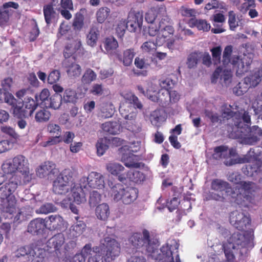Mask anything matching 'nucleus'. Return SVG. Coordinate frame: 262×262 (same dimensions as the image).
<instances>
[{"label": "nucleus", "mask_w": 262, "mask_h": 262, "mask_svg": "<svg viewBox=\"0 0 262 262\" xmlns=\"http://www.w3.org/2000/svg\"><path fill=\"white\" fill-rule=\"evenodd\" d=\"M93 251L95 255L89 257L88 262H111L119 256L121 246L116 239L106 236L94 246Z\"/></svg>", "instance_id": "nucleus-1"}, {"label": "nucleus", "mask_w": 262, "mask_h": 262, "mask_svg": "<svg viewBox=\"0 0 262 262\" xmlns=\"http://www.w3.org/2000/svg\"><path fill=\"white\" fill-rule=\"evenodd\" d=\"M2 169L6 174H10L11 177L16 172L21 174L24 184L30 182L32 180V174L29 169V163L28 159L23 155H18L12 160L5 161L2 165ZM18 179V178H17ZM19 181V180H18ZM19 181H18L19 182Z\"/></svg>", "instance_id": "nucleus-2"}, {"label": "nucleus", "mask_w": 262, "mask_h": 262, "mask_svg": "<svg viewBox=\"0 0 262 262\" xmlns=\"http://www.w3.org/2000/svg\"><path fill=\"white\" fill-rule=\"evenodd\" d=\"M18 186V181L17 177L12 176L0 187V199L4 212L10 214L16 212L17 201L13 193Z\"/></svg>", "instance_id": "nucleus-3"}, {"label": "nucleus", "mask_w": 262, "mask_h": 262, "mask_svg": "<svg viewBox=\"0 0 262 262\" xmlns=\"http://www.w3.org/2000/svg\"><path fill=\"white\" fill-rule=\"evenodd\" d=\"M128 241L133 248H142L149 254L155 253L159 246L158 241L146 229H144L142 233H134L128 238Z\"/></svg>", "instance_id": "nucleus-4"}, {"label": "nucleus", "mask_w": 262, "mask_h": 262, "mask_svg": "<svg viewBox=\"0 0 262 262\" xmlns=\"http://www.w3.org/2000/svg\"><path fill=\"white\" fill-rule=\"evenodd\" d=\"M76 172L69 168L64 169L53 182V191L56 194H66L75 183Z\"/></svg>", "instance_id": "nucleus-5"}, {"label": "nucleus", "mask_w": 262, "mask_h": 262, "mask_svg": "<svg viewBox=\"0 0 262 262\" xmlns=\"http://www.w3.org/2000/svg\"><path fill=\"white\" fill-rule=\"evenodd\" d=\"M238 106L235 105H229L228 107L227 104L222 106V114L223 118L229 119L233 118V125L232 131L230 134V136L233 138H242V129H244L245 125L242 122L241 112L239 111L234 112L231 109L237 110Z\"/></svg>", "instance_id": "nucleus-6"}, {"label": "nucleus", "mask_w": 262, "mask_h": 262, "mask_svg": "<svg viewBox=\"0 0 262 262\" xmlns=\"http://www.w3.org/2000/svg\"><path fill=\"white\" fill-rule=\"evenodd\" d=\"M210 188L211 190L220 192L221 194L210 192L208 194L209 200L224 202L225 198L223 195V192H225L227 196L232 198V188L228 182L224 180L220 179H213L211 182Z\"/></svg>", "instance_id": "nucleus-7"}, {"label": "nucleus", "mask_w": 262, "mask_h": 262, "mask_svg": "<svg viewBox=\"0 0 262 262\" xmlns=\"http://www.w3.org/2000/svg\"><path fill=\"white\" fill-rule=\"evenodd\" d=\"M255 184L250 181H242L239 185L232 188V198L238 205H242L243 202L248 200L254 191Z\"/></svg>", "instance_id": "nucleus-8"}, {"label": "nucleus", "mask_w": 262, "mask_h": 262, "mask_svg": "<svg viewBox=\"0 0 262 262\" xmlns=\"http://www.w3.org/2000/svg\"><path fill=\"white\" fill-rule=\"evenodd\" d=\"M64 243V235L61 233L56 234L47 241V251L58 258H62L63 257V246Z\"/></svg>", "instance_id": "nucleus-9"}, {"label": "nucleus", "mask_w": 262, "mask_h": 262, "mask_svg": "<svg viewBox=\"0 0 262 262\" xmlns=\"http://www.w3.org/2000/svg\"><path fill=\"white\" fill-rule=\"evenodd\" d=\"M230 223L236 229L244 231L251 224V219L244 213L237 210L233 211L230 214Z\"/></svg>", "instance_id": "nucleus-10"}, {"label": "nucleus", "mask_w": 262, "mask_h": 262, "mask_svg": "<svg viewBox=\"0 0 262 262\" xmlns=\"http://www.w3.org/2000/svg\"><path fill=\"white\" fill-rule=\"evenodd\" d=\"M143 21V13L142 11H133L128 13L126 23L128 30L130 32L140 31Z\"/></svg>", "instance_id": "nucleus-11"}, {"label": "nucleus", "mask_w": 262, "mask_h": 262, "mask_svg": "<svg viewBox=\"0 0 262 262\" xmlns=\"http://www.w3.org/2000/svg\"><path fill=\"white\" fill-rule=\"evenodd\" d=\"M112 55L124 66L129 67L132 64L136 52L134 48H130L124 50L122 53L119 50H116Z\"/></svg>", "instance_id": "nucleus-12"}, {"label": "nucleus", "mask_w": 262, "mask_h": 262, "mask_svg": "<svg viewBox=\"0 0 262 262\" xmlns=\"http://www.w3.org/2000/svg\"><path fill=\"white\" fill-rule=\"evenodd\" d=\"M17 9L19 8L18 3L14 2H9L3 4L0 8V26H5L9 22L10 17L14 13V11L10 8Z\"/></svg>", "instance_id": "nucleus-13"}, {"label": "nucleus", "mask_w": 262, "mask_h": 262, "mask_svg": "<svg viewBox=\"0 0 262 262\" xmlns=\"http://www.w3.org/2000/svg\"><path fill=\"white\" fill-rule=\"evenodd\" d=\"M121 150L123 151L128 150V152L123 153L121 156V161L124 163V165L128 168H139L141 163L139 162V157L138 156L134 154L130 150H129L127 146H124L121 148Z\"/></svg>", "instance_id": "nucleus-14"}, {"label": "nucleus", "mask_w": 262, "mask_h": 262, "mask_svg": "<svg viewBox=\"0 0 262 262\" xmlns=\"http://www.w3.org/2000/svg\"><path fill=\"white\" fill-rule=\"evenodd\" d=\"M66 40L69 42L66 45L63 54L65 58H68L81 50V42L80 39H74L71 36L66 37Z\"/></svg>", "instance_id": "nucleus-15"}, {"label": "nucleus", "mask_w": 262, "mask_h": 262, "mask_svg": "<svg viewBox=\"0 0 262 262\" xmlns=\"http://www.w3.org/2000/svg\"><path fill=\"white\" fill-rule=\"evenodd\" d=\"M106 168L111 174L117 177L120 182L122 183L125 182L127 171L121 164L115 162H110L106 164Z\"/></svg>", "instance_id": "nucleus-16"}, {"label": "nucleus", "mask_w": 262, "mask_h": 262, "mask_svg": "<svg viewBox=\"0 0 262 262\" xmlns=\"http://www.w3.org/2000/svg\"><path fill=\"white\" fill-rule=\"evenodd\" d=\"M166 14L165 5L157 6L151 8L145 14V19L149 24H153L157 18L160 19Z\"/></svg>", "instance_id": "nucleus-17"}, {"label": "nucleus", "mask_w": 262, "mask_h": 262, "mask_svg": "<svg viewBox=\"0 0 262 262\" xmlns=\"http://www.w3.org/2000/svg\"><path fill=\"white\" fill-rule=\"evenodd\" d=\"M44 221L46 228L50 231L60 230L63 226V219L58 214L49 215Z\"/></svg>", "instance_id": "nucleus-18"}, {"label": "nucleus", "mask_w": 262, "mask_h": 262, "mask_svg": "<svg viewBox=\"0 0 262 262\" xmlns=\"http://www.w3.org/2000/svg\"><path fill=\"white\" fill-rule=\"evenodd\" d=\"M89 186L93 188L101 189L104 186V177L100 173L93 171L87 177Z\"/></svg>", "instance_id": "nucleus-19"}, {"label": "nucleus", "mask_w": 262, "mask_h": 262, "mask_svg": "<svg viewBox=\"0 0 262 262\" xmlns=\"http://www.w3.org/2000/svg\"><path fill=\"white\" fill-rule=\"evenodd\" d=\"M46 228L44 219L36 218L32 220L28 226L27 231L33 235L42 234Z\"/></svg>", "instance_id": "nucleus-20"}, {"label": "nucleus", "mask_w": 262, "mask_h": 262, "mask_svg": "<svg viewBox=\"0 0 262 262\" xmlns=\"http://www.w3.org/2000/svg\"><path fill=\"white\" fill-rule=\"evenodd\" d=\"M55 167V164L52 162H45L37 168L36 174L41 178L51 174H54L56 171Z\"/></svg>", "instance_id": "nucleus-21"}, {"label": "nucleus", "mask_w": 262, "mask_h": 262, "mask_svg": "<svg viewBox=\"0 0 262 262\" xmlns=\"http://www.w3.org/2000/svg\"><path fill=\"white\" fill-rule=\"evenodd\" d=\"M121 202L128 205L134 202L138 198V190L135 187H125Z\"/></svg>", "instance_id": "nucleus-22"}, {"label": "nucleus", "mask_w": 262, "mask_h": 262, "mask_svg": "<svg viewBox=\"0 0 262 262\" xmlns=\"http://www.w3.org/2000/svg\"><path fill=\"white\" fill-rule=\"evenodd\" d=\"M187 23L190 28L196 27L198 30L204 32H208L211 28L210 24L205 19L192 18H190Z\"/></svg>", "instance_id": "nucleus-23"}, {"label": "nucleus", "mask_w": 262, "mask_h": 262, "mask_svg": "<svg viewBox=\"0 0 262 262\" xmlns=\"http://www.w3.org/2000/svg\"><path fill=\"white\" fill-rule=\"evenodd\" d=\"M74 185L70 190L72 193L74 201L77 204L85 202V195L82 187L76 182Z\"/></svg>", "instance_id": "nucleus-24"}, {"label": "nucleus", "mask_w": 262, "mask_h": 262, "mask_svg": "<svg viewBox=\"0 0 262 262\" xmlns=\"http://www.w3.org/2000/svg\"><path fill=\"white\" fill-rule=\"evenodd\" d=\"M126 175L125 181L128 180L136 184H141L145 180L146 177L143 172L137 170L127 171Z\"/></svg>", "instance_id": "nucleus-25"}, {"label": "nucleus", "mask_w": 262, "mask_h": 262, "mask_svg": "<svg viewBox=\"0 0 262 262\" xmlns=\"http://www.w3.org/2000/svg\"><path fill=\"white\" fill-rule=\"evenodd\" d=\"M119 112L125 120L133 121L136 117V113L130 105L123 103L119 107Z\"/></svg>", "instance_id": "nucleus-26"}, {"label": "nucleus", "mask_w": 262, "mask_h": 262, "mask_svg": "<svg viewBox=\"0 0 262 262\" xmlns=\"http://www.w3.org/2000/svg\"><path fill=\"white\" fill-rule=\"evenodd\" d=\"M110 214L109 206L106 203L98 205L95 209V215L99 220L106 221Z\"/></svg>", "instance_id": "nucleus-27"}, {"label": "nucleus", "mask_w": 262, "mask_h": 262, "mask_svg": "<svg viewBox=\"0 0 262 262\" xmlns=\"http://www.w3.org/2000/svg\"><path fill=\"white\" fill-rule=\"evenodd\" d=\"M125 187L121 184L117 183L111 187L110 194L114 201L118 202L121 201Z\"/></svg>", "instance_id": "nucleus-28"}, {"label": "nucleus", "mask_w": 262, "mask_h": 262, "mask_svg": "<svg viewBox=\"0 0 262 262\" xmlns=\"http://www.w3.org/2000/svg\"><path fill=\"white\" fill-rule=\"evenodd\" d=\"M220 76H221V79H223L225 83H227L231 78L232 73L230 70L225 69L223 71L222 68L219 67L214 71L212 77L214 79H217Z\"/></svg>", "instance_id": "nucleus-29"}, {"label": "nucleus", "mask_w": 262, "mask_h": 262, "mask_svg": "<svg viewBox=\"0 0 262 262\" xmlns=\"http://www.w3.org/2000/svg\"><path fill=\"white\" fill-rule=\"evenodd\" d=\"M159 98V105L163 107H166L170 104L169 91L166 89H160L157 93Z\"/></svg>", "instance_id": "nucleus-30"}, {"label": "nucleus", "mask_w": 262, "mask_h": 262, "mask_svg": "<svg viewBox=\"0 0 262 262\" xmlns=\"http://www.w3.org/2000/svg\"><path fill=\"white\" fill-rule=\"evenodd\" d=\"M43 12L46 23L47 25L51 24L52 20L56 18V15L52 4L45 5L43 8Z\"/></svg>", "instance_id": "nucleus-31"}, {"label": "nucleus", "mask_w": 262, "mask_h": 262, "mask_svg": "<svg viewBox=\"0 0 262 262\" xmlns=\"http://www.w3.org/2000/svg\"><path fill=\"white\" fill-rule=\"evenodd\" d=\"M109 140L108 138H99L96 143V147L98 156H102L109 147Z\"/></svg>", "instance_id": "nucleus-32"}, {"label": "nucleus", "mask_w": 262, "mask_h": 262, "mask_svg": "<svg viewBox=\"0 0 262 262\" xmlns=\"http://www.w3.org/2000/svg\"><path fill=\"white\" fill-rule=\"evenodd\" d=\"M51 117V113L45 108L37 111L35 115V120L38 123H43L48 121Z\"/></svg>", "instance_id": "nucleus-33"}, {"label": "nucleus", "mask_w": 262, "mask_h": 262, "mask_svg": "<svg viewBox=\"0 0 262 262\" xmlns=\"http://www.w3.org/2000/svg\"><path fill=\"white\" fill-rule=\"evenodd\" d=\"M62 98L61 95L55 94L50 97L49 102H47L46 108H52L54 110L58 109L61 106Z\"/></svg>", "instance_id": "nucleus-34"}, {"label": "nucleus", "mask_w": 262, "mask_h": 262, "mask_svg": "<svg viewBox=\"0 0 262 262\" xmlns=\"http://www.w3.org/2000/svg\"><path fill=\"white\" fill-rule=\"evenodd\" d=\"M50 95L49 91L47 89H43L38 95L36 94V100L38 104L46 107L47 102H49Z\"/></svg>", "instance_id": "nucleus-35"}, {"label": "nucleus", "mask_w": 262, "mask_h": 262, "mask_svg": "<svg viewBox=\"0 0 262 262\" xmlns=\"http://www.w3.org/2000/svg\"><path fill=\"white\" fill-rule=\"evenodd\" d=\"M228 147L227 146L221 145L214 148L212 158L215 160H220L227 157Z\"/></svg>", "instance_id": "nucleus-36"}, {"label": "nucleus", "mask_w": 262, "mask_h": 262, "mask_svg": "<svg viewBox=\"0 0 262 262\" xmlns=\"http://www.w3.org/2000/svg\"><path fill=\"white\" fill-rule=\"evenodd\" d=\"M102 129L110 134L116 135L119 131L118 124L115 122H106L102 124Z\"/></svg>", "instance_id": "nucleus-37"}, {"label": "nucleus", "mask_w": 262, "mask_h": 262, "mask_svg": "<svg viewBox=\"0 0 262 262\" xmlns=\"http://www.w3.org/2000/svg\"><path fill=\"white\" fill-rule=\"evenodd\" d=\"M124 98L128 102L129 105L133 104L135 108L142 109L143 105L138 98L132 93H126L124 95Z\"/></svg>", "instance_id": "nucleus-38"}, {"label": "nucleus", "mask_w": 262, "mask_h": 262, "mask_svg": "<svg viewBox=\"0 0 262 262\" xmlns=\"http://www.w3.org/2000/svg\"><path fill=\"white\" fill-rule=\"evenodd\" d=\"M23 104L22 102H17L14 106L11 107L14 116L18 118H22L27 117L28 115V111L24 110L23 108Z\"/></svg>", "instance_id": "nucleus-39"}, {"label": "nucleus", "mask_w": 262, "mask_h": 262, "mask_svg": "<svg viewBox=\"0 0 262 262\" xmlns=\"http://www.w3.org/2000/svg\"><path fill=\"white\" fill-rule=\"evenodd\" d=\"M97 75L91 69H88L84 72L82 78L81 82L84 84H89L96 80Z\"/></svg>", "instance_id": "nucleus-40"}, {"label": "nucleus", "mask_w": 262, "mask_h": 262, "mask_svg": "<svg viewBox=\"0 0 262 262\" xmlns=\"http://www.w3.org/2000/svg\"><path fill=\"white\" fill-rule=\"evenodd\" d=\"M67 72L68 76L71 78H76L81 74V67L76 63H72L67 67Z\"/></svg>", "instance_id": "nucleus-41"}, {"label": "nucleus", "mask_w": 262, "mask_h": 262, "mask_svg": "<svg viewBox=\"0 0 262 262\" xmlns=\"http://www.w3.org/2000/svg\"><path fill=\"white\" fill-rule=\"evenodd\" d=\"M38 103L31 97H28L25 99L24 105L26 110H28V115L31 116L33 112L36 110L38 106Z\"/></svg>", "instance_id": "nucleus-42"}, {"label": "nucleus", "mask_w": 262, "mask_h": 262, "mask_svg": "<svg viewBox=\"0 0 262 262\" xmlns=\"http://www.w3.org/2000/svg\"><path fill=\"white\" fill-rule=\"evenodd\" d=\"M234 249L235 246L232 243L223 246L225 255L228 262H233L235 260V257L233 252V250Z\"/></svg>", "instance_id": "nucleus-43"}, {"label": "nucleus", "mask_w": 262, "mask_h": 262, "mask_svg": "<svg viewBox=\"0 0 262 262\" xmlns=\"http://www.w3.org/2000/svg\"><path fill=\"white\" fill-rule=\"evenodd\" d=\"M110 13V9L106 7L99 8L96 12L97 20L99 23H103Z\"/></svg>", "instance_id": "nucleus-44"}, {"label": "nucleus", "mask_w": 262, "mask_h": 262, "mask_svg": "<svg viewBox=\"0 0 262 262\" xmlns=\"http://www.w3.org/2000/svg\"><path fill=\"white\" fill-rule=\"evenodd\" d=\"M77 98V94L75 90L70 89L65 90L62 98L65 102L74 103Z\"/></svg>", "instance_id": "nucleus-45"}, {"label": "nucleus", "mask_w": 262, "mask_h": 262, "mask_svg": "<svg viewBox=\"0 0 262 262\" xmlns=\"http://www.w3.org/2000/svg\"><path fill=\"white\" fill-rule=\"evenodd\" d=\"M249 85L247 83L239 82L236 86L233 89V92L237 96H242L247 92L249 89Z\"/></svg>", "instance_id": "nucleus-46"}, {"label": "nucleus", "mask_w": 262, "mask_h": 262, "mask_svg": "<svg viewBox=\"0 0 262 262\" xmlns=\"http://www.w3.org/2000/svg\"><path fill=\"white\" fill-rule=\"evenodd\" d=\"M126 29L128 30L127 23L125 19H121L118 23L116 29L118 37L121 38L124 35Z\"/></svg>", "instance_id": "nucleus-47"}, {"label": "nucleus", "mask_w": 262, "mask_h": 262, "mask_svg": "<svg viewBox=\"0 0 262 262\" xmlns=\"http://www.w3.org/2000/svg\"><path fill=\"white\" fill-rule=\"evenodd\" d=\"M212 60L214 64H219L221 62V55L222 52V47L220 46H216L210 49Z\"/></svg>", "instance_id": "nucleus-48"}, {"label": "nucleus", "mask_w": 262, "mask_h": 262, "mask_svg": "<svg viewBox=\"0 0 262 262\" xmlns=\"http://www.w3.org/2000/svg\"><path fill=\"white\" fill-rule=\"evenodd\" d=\"M219 8L220 9H226V4L224 2H220L219 0H211L205 6V9L210 10L211 9Z\"/></svg>", "instance_id": "nucleus-49"}, {"label": "nucleus", "mask_w": 262, "mask_h": 262, "mask_svg": "<svg viewBox=\"0 0 262 262\" xmlns=\"http://www.w3.org/2000/svg\"><path fill=\"white\" fill-rule=\"evenodd\" d=\"M86 227L85 224L83 221H78L77 223L72 226V230L74 232L73 235L77 237L83 232L84 230Z\"/></svg>", "instance_id": "nucleus-50"}, {"label": "nucleus", "mask_w": 262, "mask_h": 262, "mask_svg": "<svg viewBox=\"0 0 262 262\" xmlns=\"http://www.w3.org/2000/svg\"><path fill=\"white\" fill-rule=\"evenodd\" d=\"M118 47V42L114 38H106L104 42V47L107 52L112 51Z\"/></svg>", "instance_id": "nucleus-51"}, {"label": "nucleus", "mask_w": 262, "mask_h": 262, "mask_svg": "<svg viewBox=\"0 0 262 262\" xmlns=\"http://www.w3.org/2000/svg\"><path fill=\"white\" fill-rule=\"evenodd\" d=\"M101 195L97 191L94 190L90 193L89 204L91 207H95L100 203Z\"/></svg>", "instance_id": "nucleus-52"}, {"label": "nucleus", "mask_w": 262, "mask_h": 262, "mask_svg": "<svg viewBox=\"0 0 262 262\" xmlns=\"http://www.w3.org/2000/svg\"><path fill=\"white\" fill-rule=\"evenodd\" d=\"M98 31L95 28H92L87 35V42L91 46H94L98 39Z\"/></svg>", "instance_id": "nucleus-53"}, {"label": "nucleus", "mask_w": 262, "mask_h": 262, "mask_svg": "<svg viewBox=\"0 0 262 262\" xmlns=\"http://www.w3.org/2000/svg\"><path fill=\"white\" fill-rule=\"evenodd\" d=\"M199 60L197 53L192 52L190 53L187 58L186 64L189 69L194 68L196 67Z\"/></svg>", "instance_id": "nucleus-54"}, {"label": "nucleus", "mask_w": 262, "mask_h": 262, "mask_svg": "<svg viewBox=\"0 0 262 262\" xmlns=\"http://www.w3.org/2000/svg\"><path fill=\"white\" fill-rule=\"evenodd\" d=\"M84 16L81 13H77L74 17L73 26L75 29L80 30L84 25Z\"/></svg>", "instance_id": "nucleus-55"}, {"label": "nucleus", "mask_w": 262, "mask_h": 262, "mask_svg": "<svg viewBox=\"0 0 262 262\" xmlns=\"http://www.w3.org/2000/svg\"><path fill=\"white\" fill-rule=\"evenodd\" d=\"M159 84L161 87V89H166L169 91L175 84V81L169 78L165 79H161L159 80Z\"/></svg>", "instance_id": "nucleus-56"}, {"label": "nucleus", "mask_w": 262, "mask_h": 262, "mask_svg": "<svg viewBox=\"0 0 262 262\" xmlns=\"http://www.w3.org/2000/svg\"><path fill=\"white\" fill-rule=\"evenodd\" d=\"M141 49L144 52L151 53L156 51L157 47L155 41L149 40L142 44Z\"/></svg>", "instance_id": "nucleus-57"}, {"label": "nucleus", "mask_w": 262, "mask_h": 262, "mask_svg": "<svg viewBox=\"0 0 262 262\" xmlns=\"http://www.w3.org/2000/svg\"><path fill=\"white\" fill-rule=\"evenodd\" d=\"M60 73L58 70H54L50 72L48 75L47 80L49 84H54L59 80Z\"/></svg>", "instance_id": "nucleus-58"}, {"label": "nucleus", "mask_w": 262, "mask_h": 262, "mask_svg": "<svg viewBox=\"0 0 262 262\" xmlns=\"http://www.w3.org/2000/svg\"><path fill=\"white\" fill-rule=\"evenodd\" d=\"M232 53V46L231 45L226 46L223 51V62L224 64H228L230 62L231 56Z\"/></svg>", "instance_id": "nucleus-59"}, {"label": "nucleus", "mask_w": 262, "mask_h": 262, "mask_svg": "<svg viewBox=\"0 0 262 262\" xmlns=\"http://www.w3.org/2000/svg\"><path fill=\"white\" fill-rule=\"evenodd\" d=\"M56 210V207L52 203H46L41 206L39 209V212L42 214H48Z\"/></svg>", "instance_id": "nucleus-60"}, {"label": "nucleus", "mask_w": 262, "mask_h": 262, "mask_svg": "<svg viewBox=\"0 0 262 262\" xmlns=\"http://www.w3.org/2000/svg\"><path fill=\"white\" fill-rule=\"evenodd\" d=\"M241 116L242 118V122L245 125L244 129H242L243 132L242 133V137L244 135L245 132L246 131V129L249 126V125L251 124V116L249 115V113L247 111H244V113L242 114L241 113Z\"/></svg>", "instance_id": "nucleus-61"}, {"label": "nucleus", "mask_w": 262, "mask_h": 262, "mask_svg": "<svg viewBox=\"0 0 262 262\" xmlns=\"http://www.w3.org/2000/svg\"><path fill=\"white\" fill-rule=\"evenodd\" d=\"M47 130L50 134L60 136L61 129L60 127L57 124L54 123L49 124L47 126Z\"/></svg>", "instance_id": "nucleus-62"}, {"label": "nucleus", "mask_w": 262, "mask_h": 262, "mask_svg": "<svg viewBox=\"0 0 262 262\" xmlns=\"http://www.w3.org/2000/svg\"><path fill=\"white\" fill-rule=\"evenodd\" d=\"M75 137V134L73 132L70 131L66 132L62 136H60L61 142L63 141L66 144H71L72 143Z\"/></svg>", "instance_id": "nucleus-63"}, {"label": "nucleus", "mask_w": 262, "mask_h": 262, "mask_svg": "<svg viewBox=\"0 0 262 262\" xmlns=\"http://www.w3.org/2000/svg\"><path fill=\"white\" fill-rule=\"evenodd\" d=\"M181 14L186 17L196 18V11L194 9H190L183 7L181 9Z\"/></svg>", "instance_id": "nucleus-64"}]
</instances>
